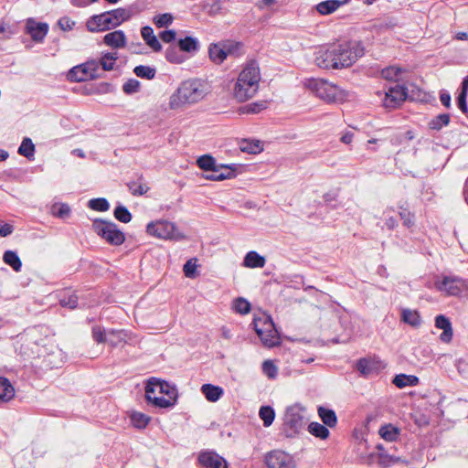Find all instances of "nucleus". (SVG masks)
Instances as JSON below:
<instances>
[{
    "label": "nucleus",
    "mask_w": 468,
    "mask_h": 468,
    "mask_svg": "<svg viewBox=\"0 0 468 468\" xmlns=\"http://www.w3.org/2000/svg\"><path fill=\"white\" fill-rule=\"evenodd\" d=\"M363 55L364 48L359 42L334 43L314 53V63L323 69H342L351 67Z\"/></svg>",
    "instance_id": "1"
},
{
    "label": "nucleus",
    "mask_w": 468,
    "mask_h": 468,
    "mask_svg": "<svg viewBox=\"0 0 468 468\" xmlns=\"http://www.w3.org/2000/svg\"><path fill=\"white\" fill-rule=\"evenodd\" d=\"M211 91L207 80L191 78L182 81L169 98V108L178 110L203 101Z\"/></svg>",
    "instance_id": "2"
},
{
    "label": "nucleus",
    "mask_w": 468,
    "mask_h": 468,
    "mask_svg": "<svg viewBox=\"0 0 468 468\" xmlns=\"http://www.w3.org/2000/svg\"><path fill=\"white\" fill-rule=\"evenodd\" d=\"M144 393L147 403L159 409L172 408L178 397L176 386L157 378L146 381Z\"/></svg>",
    "instance_id": "3"
},
{
    "label": "nucleus",
    "mask_w": 468,
    "mask_h": 468,
    "mask_svg": "<svg viewBox=\"0 0 468 468\" xmlns=\"http://www.w3.org/2000/svg\"><path fill=\"white\" fill-rule=\"evenodd\" d=\"M261 72L256 63L247 64L239 73L232 88V95L239 102L253 98L260 88Z\"/></svg>",
    "instance_id": "4"
},
{
    "label": "nucleus",
    "mask_w": 468,
    "mask_h": 468,
    "mask_svg": "<svg viewBox=\"0 0 468 468\" xmlns=\"http://www.w3.org/2000/svg\"><path fill=\"white\" fill-rule=\"evenodd\" d=\"M281 431L288 439L298 437L307 422V409L302 403L296 402L284 409L282 417Z\"/></svg>",
    "instance_id": "5"
},
{
    "label": "nucleus",
    "mask_w": 468,
    "mask_h": 468,
    "mask_svg": "<svg viewBox=\"0 0 468 468\" xmlns=\"http://www.w3.org/2000/svg\"><path fill=\"white\" fill-rule=\"evenodd\" d=\"M133 14L130 8H117L90 16L86 21L88 31L96 33L116 28L129 20Z\"/></svg>",
    "instance_id": "6"
},
{
    "label": "nucleus",
    "mask_w": 468,
    "mask_h": 468,
    "mask_svg": "<svg viewBox=\"0 0 468 468\" xmlns=\"http://www.w3.org/2000/svg\"><path fill=\"white\" fill-rule=\"evenodd\" d=\"M303 86L327 103L343 102L347 97L344 90L324 79H305Z\"/></svg>",
    "instance_id": "7"
},
{
    "label": "nucleus",
    "mask_w": 468,
    "mask_h": 468,
    "mask_svg": "<svg viewBox=\"0 0 468 468\" xmlns=\"http://www.w3.org/2000/svg\"><path fill=\"white\" fill-rule=\"evenodd\" d=\"M252 325L264 346L270 348L280 345V335L270 315L264 313L255 314Z\"/></svg>",
    "instance_id": "8"
},
{
    "label": "nucleus",
    "mask_w": 468,
    "mask_h": 468,
    "mask_svg": "<svg viewBox=\"0 0 468 468\" xmlns=\"http://www.w3.org/2000/svg\"><path fill=\"white\" fill-rule=\"evenodd\" d=\"M145 230L149 236L158 239L180 241L186 239L177 225L167 219L153 220L146 225Z\"/></svg>",
    "instance_id": "9"
},
{
    "label": "nucleus",
    "mask_w": 468,
    "mask_h": 468,
    "mask_svg": "<svg viewBox=\"0 0 468 468\" xmlns=\"http://www.w3.org/2000/svg\"><path fill=\"white\" fill-rule=\"evenodd\" d=\"M93 231L105 242L120 246L125 240L124 233L112 221L96 218L92 222Z\"/></svg>",
    "instance_id": "10"
},
{
    "label": "nucleus",
    "mask_w": 468,
    "mask_h": 468,
    "mask_svg": "<svg viewBox=\"0 0 468 468\" xmlns=\"http://www.w3.org/2000/svg\"><path fill=\"white\" fill-rule=\"evenodd\" d=\"M435 287L441 292L456 296L466 288V283L458 277H443L441 280L435 282Z\"/></svg>",
    "instance_id": "11"
},
{
    "label": "nucleus",
    "mask_w": 468,
    "mask_h": 468,
    "mask_svg": "<svg viewBox=\"0 0 468 468\" xmlns=\"http://www.w3.org/2000/svg\"><path fill=\"white\" fill-rule=\"evenodd\" d=\"M268 468H294L292 457L282 451H272L265 459Z\"/></svg>",
    "instance_id": "12"
},
{
    "label": "nucleus",
    "mask_w": 468,
    "mask_h": 468,
    "mask_svg": "<svg viewBox=\"0 0 468 468\" xmlns=\"http://www.w3.org/2000/svg\"><path fill=\"white\" fill-rule=\"evenodd\" d=\"M49 27L47 23L38 22L35 18H27L26 20L25 31L28 34L32 40L37 43L43 42L48 35Z\"/></svg>",
    "instance_id": "13"
},
{
    "label": "nucleus",
    "mask_w": 468,
    "mask_h": 468,
    "mask_svg": "<svg viewBox=\"0 0 468 468\" xmlns=\"http://www.w3.org/2000/svg\"><path fill=\"white\" fill-rule=\"evenodd\" d=\"M406 97L407 91L405 87L400 85L390 87L384 92L383 105L389 109L397 108L405 101Z\"/></svg>",
    "instance_id": "14"
},
{
    "label": "nucleus",
    "mask_w": 468,
    "mask_h": 468,
    "mask_svg": "<svg viewBox=\"0 0 468 468\" xmlns=\"http://www.w3.org/2000/svg\"><path fill=\"white\" fill-rule=\"evenodd\" d=\"M385 367V363L378 357L361 358L356 362V369L363 376L377 373Z\"/></svg>",
    "instance_id": "15"
},
{
    "label": "nucleus",
    "mask_w": 468,
    "mask_h": 468,
    "mask_svg": "<svg viewBox=\"0 0 468 468\" xmlns=\"http://www.w3.org/2000/svg\"><path fill=\"white\" fill-rule=\"evenodd\" d=\"M199 463L207 468H228L226 460L215 452H202L198 456Z\"/></svg>",
    "instance_id": "16"
},
{
    "label": "nucleus",
    "mask_w": 468,
    "mask_h": 468,
    "mask_svg": "<svg viewBox=\"0 0 468 468\" xmlns=\"http://www.w3.org/2000/svg\"><path fill=\"white\" fill-rule=\"evenodd\" d=\"M204 178L211 181H221L234 176V170L228 165H217L213 169L204 174Z\"/></svg>",
    "instance_id": "17"
},
{
    "label": "nucleus",
    "mask_w": 468,
    "mask_h": 468,
    "mask_svg": "<svg viewBox=\"0 0 468 468\" xmlns=\"http://www.w3.org/2000/svg\"><path fill=\"white\" fill-rule=\"evenodd\" d=\"M102 42L112 49H121L126 47L127 37L122 30H114L104 35Z\"/></svg>",
    "instance_id": "18"
},
{
    "label": "nucleus",
    "mask_w": 468,
    "mask_h": 468,
    "mask_svg": "<svg viewBox=\"0 0 468 468\" xmlns=\"http://www.w3.org/2000/svg\"><path fill=\"white\" fill-rule=\"evenodd\" d=\"M231 51L232 44L230 43L212 44L208 49L211 60L217 64L222 63Z\"/></svg>",
    "instance_id": "19"
},
{
    "label": "nucleus",
    "mask_w": 468,
    "mask_h": 468,
    "mask_svg": "<svg viewBox=\"0 0 468 468\" xmlns=\"http://www.w3.org/2000/svg\"><path fill=\"white\" fill-rule=\"evenodd\" d=\"M435 326L438 329L442 330L440 335V340L443 343H450L452 339L453 332L452 323L443 314H439L435 317Z\"/></svg>",
    "instance_id": "20"
},
{
    "label": "nucleus",
    "mask_w": 468,
    "mask_h": 468,
    "mask_svg": "<svg viewBox=\"0 0 468 468\" xmlns=\"http://www.w3.org/2000/svg\"><path fill=\"white\" fill-rule=\"evenodd\" d=\"M133 341L131 333L124 330H109L107 333V342L112 346H119L125 343H132Z\"/></svg>",
    "instance_id": "21"
},
{
    "label": "nucleus",
    "mask_w": 468,
    "mask_h": 468,
    "mask_svg": "<svg viewBox=\"0 0 468 468\" xmlns=\"http://www.w3.org/2000/svg\"><path fill=\"white\" fill-rule=\"evenodd\" d=\"M200 390L209 402H217L224 394L221 387L212 384H203Z\"/></svg>",
    "instance_id": "22"
},
{
    "label": "nucleus",
    "mask_w": 468,
    "mask_h": 468,
    "mask_svg": "<svg viewBox=\"0 0 468 468\" xmlns=\"http://www.w3.org/2000/svg\"><path fill=\"white\" fill-rule=\"evenodd\" d=\"M266 260L255 250L249 251L243 260V266L250 269L263 268Z\"/></svg>",
    "instance_id": "23"
},
{
    "label": "nucleus",
    "mask_w": 468,
    "mask_h": 468,
    "mask_svg": "<svg viewBox=\"0 0 468 468\" xmlns=\"http://www.w3.org/2000/svg\"><path fill=\"white\" fill-rule=\"evenodd\" d=\"M240 151L256 154L263 151V143L256 139H242L239 143Z\"/></svg>",
    "instance_id": "24"
},
{
    "label": "nucleus",
    "mask_w": 468,
    "mask_h": 468,
    "mask_svg": "<svg viewBox=\"0 0 468 468\" xmlns=\"http://www.w3.org/2000/svg\"><path fill=\"white\" fill-rule=\"evenodd\" d=\"M406 70L398 66L388 67L381 71V76L390 81H402L405 78Z\"/></svg>",
    "instance_id": "25"
},
{
    "label": "nucleus",
    "mask_w": 468,
    "mask_h": 468,
    "mask_svg": "<svg viewBox=\"0 0 468 468\" xmlns=\"http://www.w3.org/2000/svg\"><path fill=\"white\" fill-rule=\"evenodd\" d=\"M141 35L145 43L154 50L160 51L162 45L156 36L154 34V30L151 27H144L141 29Z\"/></svg>",
    "instance_id": "26"
},
{
    "label": "nucleus",
    "mask_w": 468,
    "mask_h": 468,
    "mask_svg": "<svg viewBox=\"0 0 468 468\" xmlns=\"http://www.w3.org/2000/svg\"><path fill=\"white\" fill-rule=\"evenodd\" d=\"M378 434L386 441L394 442L398 441L400 430L390 423L384 424L379 428Z\"/></svg>",
    "instance_id": "27"
},
{
    "label": "nucleus",
    "mask_w": 468,
    "mask_h": 468,
    "mask_svg": "<svg viewBox=\"0 0 468 468\" xmlns=\"http://www.w3.org/2000/svg\"><path fill=\"white\" fill-rule=\"evenodd\" d=\"M317 413L323 424L328 428H335L336 426L337 416L333 410L320 406L317 409Z\"/></svg>",
    "instance_id": "28"
},
{
    "label": "nucleus",
    "mask_w": 468,
    "mask_h": 468,
    "mask_svg": "<svg viewBox=\"0 0 468 468\" xmlns=\"http://www.w3.org/2000/svg\"><path fill=\"white\" fill-rule=\"evenodd\" d=\"M15 394V388L9 379L0 377V401L8 402L14 399Z\"/></svg>",
    "instance_id": "29"
},
{
    "label": "nucleus",
    "mask_w": 468,
    "mask_h": 468,
    "mask_svg": "<svg viewBox=\"0 0 468 468\" xmlns=\"http://www.w3.org/2000/svg\"><path fill=\"white\" fill-rule=\"evenodd\" d=\"M401 321L413 327H419L421 324V318L417 310L402 309Z\"/></svg>",
    "instance_id": "30"
},
{
    "label": "nucleus",
    "mask_w": 468,
    "mask_h": 468,
    "mask_svg": "<svg viewBox=\"0 0 468 468\" xmlns=\"http://www.w3.org/2000/svg\"><path fill=\"white\" fill-rule=\"evenodd\" d=\"M307 430L311 435L321 440H326L330 436L328 427L317 421L310 422Z\"/></svg>",
    "instance_id": "31"
},
{
    "label": "nucleus",
    "mask_w": 468,
    "mask_h": 468,
    "mask_svg": "<svg viewBox=\"0 0 468 468\" xmlns=\"http://www.w3.org/2000/svg\"><path fill=\"white\" fill-rule=\"evenodd\" d=\"M119 56L117 52L112 51V52H102L101 56L100 58L99 62L101 69L105 71H110L114 69V66L116 64V61L118 59Z\"/></svg>",
    "instance_id": "32"
},
{
    "label": "nucleus",
    "mask_w": 468,
    "mask_h": 468,
    "mask_svg": "<svg viewBox=\"0 0 468 468\" xmlns=\"http://www.w3.org/2000/svg\"><path fill=\"white\" fill-rule=\"evenodd\" d=\"M392 382L399 388L415 387L419 384V378L414 375L399 374Z\"/></svg>",
    "instance_id": "33"
},
{
    "label": "nucleus",
    "mask_w": 468,
    "mask_h": 468,
    "mask_svg": "<svg viewBox=\"0 0 468 468\" xmlns=\"http://www.w3.org/2000/svg\"><path fill=\"white\" fill-rule=\"evenodd\" d=\"M342 5L343 2L339 0H326L317 4L315 9L319 14L326 16L336 11Z\"/></svg>",
    "instance_id": "34"
},
{
    "label": "nucleus",
    "mask_w": 468,
    "mask_h": 468,
    "mask_svg": "<svg viewBox=\"0 0 468 468\" xmlns=\"http://www.w3.org/2000/svg\"><path fill=\"white\" fill-rule=\"evenodd\" d=\"M130 420L132 425L136 429H144L149 424L151 418L140 411H133L130 414Z\"/></svg>",
    "instance_id": "35"
},
{
    "label": "nucleus",
    "mask_w": 468,
    "mask_h": 468,
    "mask_svg": "<svg viewBox=\"0 0 468 468\" xmlns=\"http://www.w3.org/2000/svg\"><path fill=\"white\" fill-rule=\"evenodd\" d=\"M179 50L193 53L197 52L199 48L198 40L196 37H186L185 38H181L178 41Z\"/></svg>",
    "instance_id": "36"
},
{
    "label": "nucleus",
    "mask_w": 468,
    "mask_h": 468,
    "mask_svg": "<svg viewBox=\"0 0 468 468\" xmlns=\"http://www.w3.org/2000/svg\"><path fill=\"white\" fill-rule=\"evenodd\" d=\"M275 410L271 406H261L259 410V417L264 427H270L275 420Z\"/></svg>",
    "instance_id": "37"
},
{
    "label": "nucleus",
    "mask_w": 468,
    "mask_h": 468,
    "mask_svg": "<svg viewBox=\"0 0 468 468\" xmlns=\"http://www.w3.org/2000/svg\"><path fill=\"white\" fill-rule=\"evenodd\" d=\"M3 261L9 265L15 271H19L22 268V262L17 253L13 250H6L3 255Z\"/></svg>",
    "instance_id": "38"
},
{
    "label": "nucleus",
    "mask_w": 468,
    "mask_h": 468,
    "mask_svg": "<svg viewBox=\"0 0 468 468\" xmlns=\"http://www.w3.org/2000/svg\"><path fill=\"white\" fill-rule=\"evenodd\" d=\"M18 154L30 159L35 154V145L30 138H24L19 148Z\"/></svg>",
    "instance_id": "39"
},
{
    "label": "nucleus",
    "mask_w": 468,
    "mask_h": 468,
    "mask_svg": "<svg viewBox=\"0 0 468 468\" xmlns=\"http://www.w3.org/2000/svg\"><path fill=\"white\" fill-rule=\"evenodd\" d=\"M467 91H468V76L463 79V80L462 82V90L459 93L458 98H457L458 107L463 112H467V103H466Z\"/></svg>",
    "instance_id": "40"
},
{
    "label": "nucleus",
    "mask_w": 468,
    "mask_h": 468,
    "mask_svg": "<svg viewBox=\"0 0 468 468\" xmlns=\"http://www.w3.org/2000/svg\"><path fill=\"white\" fill-rule=\"evenodd\" d=\"M250 303L243 297L235 299L232 303L233 310L239 314H247L250 311Z\"/></svg>",
    "instance_id": "41"
},
{
    "label": "nucleus",
    "mask_w": 468,
    "mask_h": 468,
    "mask_svg": "<svg viewBox=\"0 0 468 468\" xmlns=\"http://www.w3.org/2000/svg\"><path fill=\"white\" fill-rule=\"evenodd\" d=\"M165 58L169 62L175 64H181L186 59V58L179 52L176 47H169L165 51Z\"/></svg>",
    "instance_id": "42"
},
{
    "label": "nucleus",
    "mask_w": 468,
    "mask_h": 468,
    "mask_svg": "<svg viewBox=\"0 0 468 468\" xmlns=\"http://www.w3.org/2000/svg\"><path fill=\"white\" fill-rule=\"evenodd\" d=\"M88 207L95 211L105 212L109 210L110 204L106 198L99 197L89 200Z\"/></svg>",
    "instance_id": "43"
},
{
    "label": "nucleus",
    "mask_w": 468,
    "mask_h": 468,
    "mask_svg": "<svg viewBox=\"0 0 468 468\" xmlns=\"http://www.w3.org/2000/svg\"><path fill=\"white\" fill-rule=\"evenodd\" d=\"M450 116L447 113H441L433 118L430 122L429 126L432 130H441L442 127L449 124Z\"/></svg>",
    "instance_id": "44"
},
{
    "label": "nucleus",
    "mask_w": 468,
    "mask_h": 468,
    "mask_svg": "<svg viewBox=\"0 0 468 468\" xmlns=\"http://www.w3.org/2000/svg\"><path fill=\"white\" fill-rule=\"evenodd\" d=\"M133 72L139 78L152 80L154 78L156 71L154 68L140 65L134 68Z\"/></svg>",
    "instance_id": "45"
},
{
    "label": "nucleus",
    "mask_w": 468,
    "mask_h": 468,
    "mask_svg": "<svg viewBox=\"0 0 468 468\" xmlns=\"http://www.w3.org/2000/svg\"><path fill=\"white\" fill-rule=\"evenodd\" d=\"M51 212L57 218H65L69 216L70 207L68 204L57 203L52 206Z\"/></svg>",
    "instance_id": "46"
},
{
    "label": "nucleus",
    "mask_w": 468,
    "mask_h": 468,
    "mask_svg": "<svg viewBox=\"0 0 468 468\" xmlns=\"http://www.w3.org/2000/svg\"><path fill=\"white\" fill-rule=\"evenodd\" d=\"M113 215L117 220L122 223H128L132 220V214L122 205L115 207Z\"/></svg>",
    "instance_id": "47"
},
{
    "label": "nucleus",
    "mask_w": 468,
    "mask_h": 468,
    "mask_svg": "<svg viewBox=\"0 0 468 468\" xmlns=\"http://www.w3.org/2000/svg\"><path fill=\"white\" fill-rule=\"evenodd\" d=\"M197 165L205 173L217 165L215 159L210 155H202L197 161Z\"/></svg>",
    "instance_id": "48"
},
{
    "label": "nucleus",
    "mask_w": 468,
    "mask_h": 468,
    "mask_svg": "<svg viewBox=\"0 0 468 468\" xmlns=\"http://www.w3.org/2000/svg\"><path fill=\"white\" fill-rule=\"evenodd\" d=\"M174 17L169 13L160 14L154 17V23L159 28L168 27L173 23Z\"/></svg>",
    "instance_id": "49"
},
{
    "label": "nucleus",
    "mask_w": 468,
    "mask_h": 468,
    "mask_svg": "<svg viewBox=\"0 0 468 468\" xmlns=\"http://www.w3.org/2000/svg\"><path fill=\"white\" fill-rule=\"evenodd\" d=\"M267 107L266 101H258L245 105L240 109L242 113H258Z\"/></svg>",
    "instance_id": "50"
},
{
    "label": "nucleus",
    "mask_w": 468,
    "mask_h": 468,
    "mask_svg": "<svg viewBox=\"0 0 468 468\" xmlns=\"http://www.w3.org/2000/svg\"><path fill=\"white\" fill-rule=\"evenodd\" d=\"M262 372L269 378H275L278 375V367L274 365V363L271 360H265L262 363Z\"/></svg>",
    "instance_id": "51"
},
{
    "label": "nucleus",
    "mask_w": 468,
    "mask_h": 468,
    "mask_svg": "<svg viewBox=\"0 0 468 468\" xmlns=\"http://www.w3.org/2000/svg\"><path fill=\"white\" fill-rule=\"evenodd\" d=\"M68 79L71 81H86L83 71L80 65L73 67L68 73Z\"/></svg>",
    "instance_id": "52"
},
{
    "label": "nucleus",
    "mask_w": 468,
    "mask_h": 468,
    "mask_svg": "<svg viewBox=\"0 0 468 468\" xmlns=\"http://www.w3.org/2000/svg\"><path fill=\"white\" fill-rule=\"evenodd\" d=\"M197 259L188 260L183 268L184 273L187 278H194L197 276Z\"/></svg>",
    "instance_id": "53"
},
{
    "label": "nucleus",
    "mask_w": 468,
    "mask_h": 468,
    "mask_svg": "<svg viewBox=\"0 0 468 468\" xmlns=\"http://www.w3.org/2000/svg\"><path fill=\"white\" fill-rule=\"evenodd\" d=\"M455 367L461 377L468 378V356L457 359Z\"/></svg>",
    "instance_id": "54"
},
{
    "label": "nucleus",
    "mask_w": 468,
    "mask_h": 468,
    "mask_svg": "<svg viewBox=\"0 0 468 468\" xmlns=\"http://www.w3.org/2000/svg\"><path fill=\"white\" fill-rule=\"evenodd\" d=\"M107 333L108 331L101 326H94L92 328V337L99 344L107 342Z\"/></svg>",
    "instance_id": "55"
},
{
    "label": "nucleus",
    "mask_w": 468,
    "mask_h": 468,
    "mask_svg": "<svg viewBox=\"0 0 468 468\" xmlns=\"http://www.w3.org/2000/svg\"><path fill=\"white\" fill-rule=\"evenodd\" d=\"M140 89V82L137 80L131 79L127 80L123 86L122 90L126 94H133L139 90Z\"/></svg>",
    "instance_id": "56"
},
{
    "label": "nucleus",
    "mask_w": 468,
    "mask_h": 468,
    "mask_svg": "<svg viewBox=\"0 0 468 468\" xmlns=\"http://www.w3.org/2000/svg\"><path fill=\"white\" fill-rule=\"evenodd\" d=\"M60 304L63 307H69L70 309H74L78 304V298L74 293L69 294V296H64L60 299Z\"/></svg>",
    "instance_id": "57"
},
{
    "label": "nucleus",
    "mask_w": 468,
    "mask_h": 468,
    "mask_svg": "<svg viewBox=\"0 0 468 468\" xmlns=\"http://www.w3.org/2000/svg\"><path fill=\"white\" fill-rule=\"evenodd\" d=\"M129 189L133 195L142 196L149 190V187L144 184L133 183L129 186Z\"/></svg>",
    "instance_id": "58"
},
{
    "label": "nucleus",
    "mask_w": 468,
    "mask_h": 468,
    "mask_svg": "<svg viewBox=\"0 0 468 468\" xmlns=\"http://www.w3.org/2000/svg\"><path fill=\"white\" fill-rule=\"evenodd\" d=\"M391 212H392L391 209H386L383 212V217L385 219V226L388 229H393L398 224L397 219L391 215Z\"/></svg>",
    "instance_id": "59"
},
{
    "label": "nucleus",
    "mask_w": 468,
    "mask_h": 468,
    "mask_svg": "<svg viewBox=\"0 0 468 468\" xmlns=\"http://www.w3.org/2000/svg\"><path fill=\"white\" fill-rule=\"evenodd\" d=\"M400 218L403 220V224L408 228L414 224V216L407 209H402L399 212Z\"/></svg>",
    "instance_id": "60"
},
{
    "label": "nucleus",
    "mask_w": 468,
    "mask_h": 468,
    "mask_svg": "<svg viewBox=\"0 0 468 468\" xmlns=\"http://www.w3.org/2000/svg\"><path fill=\"white\" fill-rule=\"evenodd\" d=\"M376 448L379 451L378 457L382 463L395 462L392 456L384 452V446L382 444H378Z\"/></svg>",
    "instance_id": "61"
},
{
    "label": "nucleus",
    "mask_w": 468,
    "mask_h": 468,
    "mask_svg": "<svg viewBox=\"0 0 468 468\" xmlns=\"http://www.w3.org/2000/svg\"><path fill=\"white\" fill-rule=\"evenodd\" d=\"M176 32L175 30H165L160 34V38L165 43H171L176 39Z\"/></svg>",
    "instance_id": "62"
},
{
    "label": "nucleus",
    "mask_w": 468,
    "mask_h": 468,
    "mask_svg": "<svg viewBox=\"0 0 468 468\" xmlns=\"http://www.w3.org/2000/svg\"><path fill=\"white\" fill-rule=\"evenodd\" d=\"M86 68L90 69V71L94 75L95 79L99 76L98 70L100 69V62L97 59H90L86 61Z\"/></svg>",
    "instance_id": "63"
},
{
    "label": "nucleus",
    "mask_w": 468,
    "mask_h": 468,
    "mask_svg": "<svg viewBox=\"0 0 468 468\" xmlns=\"http://www.w3.org/2000/svg\"><path fill=\"white\" fill-rule=\"evenodd\" d=\"M14 231V227L11 224L0 221V236L7 237Z\"/></svg>",
    "instance_id": "64"
}]
</instances>
